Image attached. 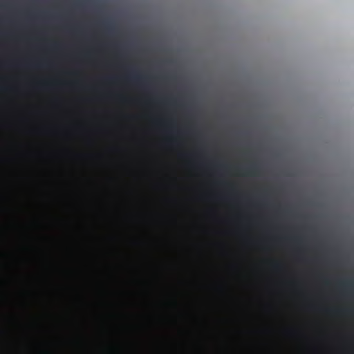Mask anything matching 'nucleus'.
<instances>
[{
  "instance_id": "obj_1",
  "label": "nucleus",
  "mask_w": 354,
  "mask_h": 354,
  "mask_svg": "<svg viewBox=\"0 0 354 354\" xmlns=\"http://www.w3.org/2000/svg\"><path fill=\"white\" fill-rule=\"evenodd\" d=\"M342 285L345 290L351 292L353 288V281L352 279H346L342 282Z\"/></svg>"
},
{
  "instance_id": "obj_2",
  "label": "nucleus",
  "mask_w": 354,
  "mask_h": 354,
  "mask_svg": "<svg viewBox=\"0 0 354 354\" xmlns=\"http://www.w3.org/2000/svg\"><path fill=\"white\" fill-rule=\"evenodd\" d=\"M257 167L256 166H252L247 169V171L250 174L256 175L257 174Z\"/></svg>"
},
{
  "instance_id": "obj_3",
  "label": "nucleus",
  "mask_w": 354,
  "mask_h": 354,
  "mask_svg": "<svg viewBox=\"0 0 354 354\" xmlns=\"http://www.w3.org/2000/svg\"><path fill=\"white\" fill-rule=\"evenodd\" d=\"M128 79H129V80H133V81H137L139 80V78L136 76H131Z\"/></svg>"
}]
</instances>
